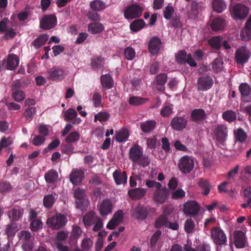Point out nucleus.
I'll list each match as a JSON object with an SVG mask.
<instances>
[{"mask_svg": "<svg viewBox=\"0 0 251 251\" xmlns=\"http://www.w3.org/2000/svg\"><path fill=\"white\" fill-rule=\"evenodd\" d=\"M91 9L95 11H100L105 8V3L101 0H96L90 3Z\"/></svg>", "mask_w": 251, "mask_h": 251, "instance_id": "nucleus-46", "label": "nucleus"}, {"mask_svg": "<svg viewBox=\"0 0 251 251\" xmlns=\"http://www.w3.org/2000/svg\"><path fill=\"white\" fill-rule=\"evenodd\" d=\"M145 22L142 19L135 20L130 25V29L134 32H137L145 26Z\"/></svg>", "mask_w": 251, "mask_h": 251, "instance_id": "nucleus-39", "label": "nucleus"}, {"mask_svg": "<svg viewBox=\"0 0 251 251\" xmlns=\"http://www.w3.org/2000/svg\"><path fill=\"white\" fill-rule=\"evenodd\" d=\"M185 251H210V247L207 244H202L199 246L196 249L190 247L184 248Z\"/></svg>", "mask_w": 251, "mask_h": 251, "instance_id": "nucleus-51", "label": "nucleus"}, {"mask_svg": "<svg viewBox=\"0 0 251 251\" xmlns=\"http://www.w3.org/2000/svg\"><path fill=\"white\" fill-rule=\"evenodd\" d=\"M124 55L126 59L132 60L135 57V52L132 48L127 47L125 50Z\"/></svg>", "mask_w": 251, "mask_h": 251, "instance_id": "nucleus-58", "label": "nucleus"}, {"mask_svg": "<svg viewBox=\"0 0 251 251\" xmlns=\"http://www.w3.org/2000/svg\"><path fill=\"white\" fill-rule=\"evenodd\" d=\"M46 141V138L43 136L38 135H35L33 137L31 143L35 146H40L44 144Z\"/></svg>", "mask_w": 251, "mask_h": 251, "instance_id": "nucleus-53", "label": "nucleus"}, {"mask_svg": "<svg viewBox=\"0 0 251 251\" xmlns=\"http://www.w3.org/2000/svg\"><path fill=\"white\" fill-rule=\"evenodd\" d=\"M58 174L53 170L49 171L45 175V178L48 183H54L58 178Z\"/></svg>", "mask_w": 251, "mask_h": 251, "instance_id": "nucleus-37", "label": "nucleus"}, {"mask_svg": "<svg viewBox=\"0 0 251 251\" xmlns=\"http://www.w3.org/2000/svg\"><path fill=\"white\" fill-rule=\"evenodd\" d=\"M146 185L149 188L155 187V190L153 194V200L157 204L164 203L169 198V190L166 187H162V184L158 182L148 180Z\"/></svg>", "mask_w": 251, "mask_h": 251, "instance_id": "nucleus-1", "label": "nucleus"}, {"mask_svg": "<svg viewBox=\"0 0 251 251\" xmlns=\"http://www.w3.org/2000/svg\"><path fill=\"white\" fill-rule=\"evenodd\" d=\"M211 238L215 244L223 245L227 241L226 237L224 231L219 227H214L211 229Z\"/></svg>", "mask_w": 251, "mask_h": 251, "instance_id": "nucleus-6", "label": "nucleus"}, {"mask_svg": "<svg viewBox=\"0 0 251 251\" xmlns=\"http://www.w3.org/2000/svg\"><path fill=\"white\" fill-rule=\"evenodd\" d=\"M147 190L144 188H137L129 190L128 195L132 200H140L145 196Z\"/></svg>", "mask_w": 251, "mask_h": 251, "instance_id": "nucleus-21", "label": "nucleus"}, {"mask_svg": "<svg viewBox=\"0 0 251 251\" xmlns=\"http://www.w3.org/2000/svg\"><path fill=\"white\" fill-rule=\"evenodd\" d=\"M241 100L245 102H251V87L247 83H242L239 86Z\"/></svg>", "mask_w": 251, "mask_h": 251, "instance_id": "nucleus-14", "label": "nucleus"}, {"mask_svg": "<svg viewBox=\"0 0 251 251\" xmlns=\"http://www.w3.org/2000/svg\"><path fill=\"white\" fill-rule=\"evenodd\" d=\"M148 212L146 207L141 205L137 206L134 210L133 216L139 220H145L148 216Z\"/></svg>", "mask_w": 251, "mask_h": 251, "instance_id": "nucleus-24", "label": "nucleus"}, {"mask_svg": "<svg viewBox=\"0 0 251 251\" xmlns=\"http://www.w3.org/2000/svg\"><path fill=\"white\" fill-rule=\"evenodd\" d=\"M188 121L185 116H175L171 121L170 125L175 130L182 131L187 126Z\"/></svg>", "mask_w": 251, "mask_h": 251, "instance_id": "nucleus-10", "label": "nucleus"}, {"mask_svg": "<svg viewBox=\"0 0 251 251\" xmlns=\"http://www.w3.org/2000/svg\"><path fill=\"white\" fill-rule=\"evenodd\" d=\"M35 113H36L35 107H30L27 108L25 110L23 115L24 117H25L26 118V119L27 120L30 121L33 119V117L34 115L35 114Z\"/></svg>", "mask_w": 251, "mask_h": 251, "instance_id": "nucleus-62", "label": "nucleus"}, {"mask_svg": "<svg viewBox=\"0 0 251 251\" xmlns=\"http://www.w3.org/2000/svg\"><path fill=\"white\" fill-rule=\"evenodd\" d=\"M113 176L116 183L118 185L126 183L127 176L126 172L121 173L120 171L116 170L113 174Z\"/></svg>", "mask_w": 251, "mask_h": 251, "instance_id": "nucleus-29", "label": "nucleus"}, {"mask_svg": "<svg viewBox=\"0 0 251 251\" xmlns=\"http://www.w3.org/2000/svg\"><path fill=\"white\" fill-rule=\"evenodd\" d=\"M149 99L147 98L132 96L129 98L128 103L130 105L133 106H138L145 103Z\"/></svg>", "mask_w": 251, "mask_h": 251, "instance_id": "nucleus-38", "label": "nucleus"}, {"mask_svg": "<svg viewBox=\"0 0 251 251\" xmlns=\"http://www.w3.org/2000/svg\"><path fill=\"white\" fill-rule=\"evenodd\" d=\"M67 222L66 217L60 213L56 214L54 216L49 218L47 224L52 228L58 229L65 226Z\"/></svg>", "mask_w": 251, "mask_h": 251, "instance_id": "nucleus-2", "label": "nucleus"}, {"mask_svg": "<svg viewBox=\"0 0 251 251\" xmlns=\"http://www.w3.org/2000/svg\"><path fill=\"white\" fill-rule=\"evenodd\" d=\"M98 217L95 215L94 212L91 211L86 214L83 218V222L85 226H89L94 224Z\"/></svg>", "mask_w": 251, "mask_h": 251, "instance_id": "nucleus-32", "label": "nucleus"}, {"mask_svg": "<svg viewBox=\"0 0 251 251\" xmlns=\"http://www.w3.org/2000/svg\"><path fill=\"white\" fill-rule=\"evenodd\" d=\"M43 223L39 219H34L31 221L30 229L33 231H37L42 228Z\"/></svg>", "mask_w": 251, "mask_h": 251, "instance_id": "nucleus-56", "label": "nucleus"}, {"mask_svg": "<svg viewBox=\"0 0 251 251\" xmlns=\"http://www.w3.org/2000/svg\"><path fill=\"white\" fill-rule=\"evenodd\" d=\"M161 41L160 39L157 37H153L150 41L149 44V50L152 55H155L158 53L160 50Z\"/></svg>", "mask_w": 251, "mask_h": 251, "instance_id": "nucleus-20", "label": "nucleus"}, {"mask_svg": "<svg viewBox=\"0 0 251 251\" xmlns=\"http://www.w3.org/2000/svg\"><path fill=\"white\" fill-rule=\"evenodd\" d=\"M112 204L111 201L108 200H103L100 207V212L101 216H104L111 212Z\"/></svg>", "mask_w": 251, "mask_h": 251, "instance_id": "nucleus-27", "label": "nucleus"}, {"mask_svg": "<svg viewBox=\"0 0 251 251\" xmlns=\"http://www.w3.org/2000/svg\"><path fill=\"white\" fill-rule=\"evenodd\" d=\"M77 112L73 108H69L64 112L65 119L66 121L71 120L75 125L79 124L81 122L80 118H77Z\"/></svg>", "mask_w": 251, "mask_h": 251, "instance_id": "nucleus-22", "label": "nucleus"}, {"mask_svg": "<svg viewBox=\"0 0 251 251\" xmlns=\"http://www.w3.org/2000/svg\"><path fill=\"white\" fill-rule=\"evenodd\" d=\"M225 25V20L220 17L214 19L211 22L210 26L213 31H219L224 29Z\"/></svg>", "mask_w": 251, "mask_h": 251, "instance_id": "nucleus-31", "label": "nucleus"}, {"mask_svg": "<svg viewBox=\"0 0 251 251\" xmlns=\"http://www.w3.org/2000/svg\"><path fill=\"white\" fill-rule=\"evenodd\" d=\"M176 60L179 64L187 63L190 66H197V63L194 60L191 54H187L185 50H180L178 52L176 55Z\"/></svg>", "mask_w": 251, "mask_h": 251, "instance_id": "nucleus-11", "label": "nucleus"}, {"mask_svg": "<svg viewBox=\"0 0 251 251\" xmlns=\"http://www.w3.org/2000/svg\"><path fill=\"white\" fill-rule=\"evenodd\" d=\"M5 232L8 237L14 236L17 232L16 225L13 223L8 225L7 226Z\"/></svg>", "mask_w": 251, "mask_h": 251, "instance_id": "nucleus-60", "label": "nucleus"}, {"mask_svg": "<svg viewBox=\"0 0 251 251\" xmlns=\"http://www.w3.org/2000/svg\"><path fill=\"white\" fill-rule=\"evenodd\" d=\"M6 62V68L7 70H13L16 69L19 63V59L14 54H10L7 56V59H4L2 61V65Z\"/></svg>", "mask_w": 251, "mask_h": 251, "instance_id": "nucleus-16", "label": "nucleus"}, {"mask_svg": "<svg viewBox=\"0 0 251 251\" xmlns=\"http://www.w3.org/2000/svg\"><path fill=\"white\" fill-rule=\"evenodd\" d=\"M199 185L204 189V195H207L209 193L211 187L209 182L207 180L203 178H201L199 181Z\"/></svg>", "mask_w": 251, "mask_h": 251, "instance_id": "nucleus-57", "label": "nucleus"}, {"mask_svg": "<svg viewBox=\"0 0 251 251\" xmlns=\"http://www.w3.org/2000/svg\"><path fill=\"white\" fill-rule=\"evenodd\" d=\"M49 39V35L46 34H42L36 38L32 43V45L36 49L43 46Z\"/></svg>", "mask_w": 251, "mask_h": 251, "instance_id": "nucleus-33", "label": "nucleus"}, {"mask_svg": "<svg viewBox=\"0 0 251 251\" xmlns=\"http://www.w3.org/2000/svg\"><path fill=\"white\" fill-rule=\"evenodd\" d=\"M173 110L172 105H166L164 106L161 110L160 114L163 117H167L172 114Z\"/></svg>", "mask_w": 251, "mask_h": 251, "instance_id": "nucleus-63", "label": "nucleus"}, {"mask_svg": "<svg viewBox=\"0 0 251 251\" xmlns=\"http://www.w3.org/2000/svg\"><path fill=\"white\" fill-rule=\"evenodd\" d=\"M200 210L199 204L194 201H189L183 205V212L186 215L194 217L197 215Z\"/></svg>", "mask_w": 251, "mask_h": 251, "instance_id": "nucleus-8", "label": "nucleus"}, {"mask_svg": "<svg viewBox=\"0 0 251 251\" xmlns=\"http://www.w3.org/2000/svg\"><path fill=\"white\" fill-rule=\"evenodd\" d=\"M24 210L23 209H17L13 208L8 212V216L12 221H18L22 216Z\"/></svg>", "mask_w": 251, "mask_h": 251, "instance_id": "nucleus-35", "label": "nucleus"}, {"mask_svg": "<svg viewBox=\"0 0 251 251\" xmlns=\"http://www.w3.org/2000/svg\"><path fill=\"white\" fill-rule=\"evenodd\" d=\"M85 197V192L84 189L81 188H77L74 191V197L77 200L76 201V207L78 208L82 209L83 206L81 204L82 200Z\"/></svg>", "mask_w": 251, "mask_h": 251, "instance_id": "nucleus-26", "label": "nucleus"}, {"mask_svg": "<svg viewBox=\"0 0 251 251\" xmlns=\"http://www.w3.org/2000/svg\"><path fill=\"white\" fill-rule=\"evenodd\" d=\"M213 80L209 75H204L198 78L197 88L199 91H207L210 89L213 85Z\"/></svg>", "mask_w": 251, "mask_h": 251, "instance_id": "nucleus-9", "label": "nucleus"}, {"mask_svg": "<svg viewBox=\"0 0 251 251\" xmlns=\"http://www.w3.org/2000/svg\"><path fill=\"white\" fill-rule=\"evenodd\" d=\"M80 135L76 131H74L70 133L66 138V142L71 144L77 141L79 139Z\"/></svg>", "mask_w": 251, "mask_h": 251, "instance_id": "nucleus-54", "label": "nucleus"}, {"mask_svg": "<svg viewBox=\"0 0 251 251\" xmlns=\"http://www.w3.org/2000/svg\"><path fill=\"white\" fill-rule=\"evenodd\" d=\"M93 243L89 238H84L81 242V247L83 251H89L93 246Z\"/></svg>", "mask_w": 251, "mask_h": 251, "instance_id": "nucleus-50", "label": "nucleus"}, {"mask_svg": "<svg viewBox=\"0 0 251 251\" xmlns=\"http://www.w3.org/2000/svg\"><path fill=\"white\" fill-rule=\"evenodd\" d=\"M84 176L83 170L77 169H73L70 175V181L74 185H76L82 181Z\"/></svg>", "mask_w": 251, "mask_h": 251, "instance_id": "nucleus-17", "label": "nucleus"}, {"mask_svg": "<svg viewBox=\"0 0 251 251\" xmlns=\"http://www.w3.org/2000/svg\"><path fill=\"white\" fill-rule=\"evenodd\" d=\"M239 169V165H236L234 168L230 170L227 174V178L228 180L230 181L231 182H232V180H235V177L238 174Z\"/></svg>", "mask_w": 251, "mask_h": 251, "instance_id": "nucleus-59", "label": "nucleus"}, {"mask_svg": "<svg viewBox=\"0 0 251 251\" xmlns=\"http://www.w3.org/2000/svg\"><path fill=\"white\" fill-rule=\"evenodd\" d=\"M214 10L218 13H222L226 8V4L223 0H214L212 3Z\"/></svg>", "mask_w": 251, "mask_h": 251, "instance_id": "nucleus-40", "label": "nucleus"}, {"mask_svg": "<svg viewBox=\"0 0 251 251\" xmlns=\"http://www.w3.org/2000/svg\"><path fill=\"white\" fill-rule=\"evenodd\" d=\"M100 83L105 89H110L113 87L114 80L109 74L103 75L100 76Z\"/></svg>", "mask_w": 251, "mask_h": 251, "instance_id": "nucleus-25", "label": "nucleus"}, {"mask_svg": "<svg viewBox=\"0 0 251 251\" xmlns=\"http://www.w3.org/2000/svg\"><path fill=\"white\" fill-rule=\"evenodd\" d=\"M109 114L105 112H100L95 115V122L99 120L100 122H105L109 118Z\"/></svg>", "mask_w": 251, "mask_h": 251, "instance_id": "nucleus-61", "label": "nucleus"}, {"mask_svg": "<svg viewBox=\"0 0 251 251\" xmlns=\"http://www.w3.org/2000/svg\"><path fill=\"white\" fill-rule=\"evenodd\" d=\"M81 233V229L78 226H73V230L70 236V240L72 241L74 240L76 241L80 237Z\"/></svg>", "mask_w": 251, "mask_h": 251, "instance_id": "nucleus-49", "label": "nucleus"}, {"mask_svg": "<svg viewBox=\"0 0 251 251\" xmlns=\"http://www.w3.org/2000/svg\"><path fill=\"white\" fill-rule=\"evenodd\" d=\"M178 167L181 173L183 174H188L194 168V160L192 157L188 155H185L180 159Z\"/></svg>", "mask_w": 251, "mask_h": 251, "instance_id": "nucleus-4", "label": "nucleus"}, {"mask_svg": "<svg viewBox=\"0 0 251 251\" xmlns=\"http://www.w3.org/2000/svg\"><path fill=\"white\" fill-rule=\"evenodd\" d=\"M251 56V52L244 46L240 47L235 52V58L237 64H244L248 62Z\"/></svg>", "mask_w": 251, "mask_h": 251, "instance_id": "nucleus-7", "label": "nucleus"}, {"mask_svg": "<svg viewBox=\"0 0 251 251\" xmlns=\"http://www.w3.org/2000/svg\"><path fill=\"white\" fill-rule=\"evenodd\" d=\"M65 77L64 71L62 69L52 68L47 74L48 79L53 81H60Z\"/></svg>", "mask_w": 251, "mask_h": 251, "instance_id": "nucleus-15", "label": "nucleus"}, {"mask_svg": "<svg viewBox=\"0 0 251 251\" xmlns=\"http://www.w3.org/2000/svg\"><path fill=\"white\" fill-rule=\"evenodd\" d=\"M142 155L143 151L139 146L135 145L130 148L129 156L132 162L137 163Z\"/></svg>", "mask_w": 251, "mask_h": 251, "instance_id": "nucleus-19", "label": "nucleus"}, {"mask_svg": "<svg viewBox=\"0 0 251 251\" xmlns=\"http://www.w3.org/2000/svg\"><path fill=\"white\" fill-rule=\"evenodd\" d=\"M142 13V9L140 6L132 4L126 8L124 16L126 19H132L139 17Z\"/></svg>", "mask_w": 251, "mask_h": 251, "instance_id": "nucleus-13", "label": "nucleus"}, {"mask_svg": "<svg viewBox=\"0 0 251 251\" xmlns=\"http://www.w3.org/2000/svg\"><path fill=\"white\" fill-rule=\"evenodd\" d=\"M129 136V133L127 129L123 128L117 132L116 140L119 142H124L126 141Z\"/></svg>", "mask_w": 251, "mask_h": 251, "instance_id": "nucleus-41", "label": "nucleus"}, {"mask_svg": "<svg viewBox=\"0 0 251 251\" xmlns=\"http://www.w3.org/2000/svg\"><path fill=\"white\" fill-rule=\"evenodd\" d=\"M206 117L205 111L202 109H195L191 113V120L196 123L203 121Z\"/></svg>", "mask_w": 251, "mask_h": 251, "instance_id": "nucleus-23", "label": "nucleus"}, {"mask_svg": "<svg viewBox=\"0 0 251 251\" xmlns=\"http://www.w3.org/2000/svg\"><path fill=\"white\" fill-rule=\"evenodd\" d=\"M168 224V218L166 215L163 214L160 216L155 221V226L156 228H160L163 226H167Z\"/></svg>", "mask_w": 251, "mask_h": 251, "instance_id": "nucleus-43", "label": "nucleus"}, {"mask_svg": "<svg viewBox=\"0 0 251 251\" xmlns=\"http://www.w3.org/2000/svg\"><path fill=\"white\" fill-rule=\"evenodd\" d=\"M215 139L220 143L225 142L227 136V128L224 125L217 126L214 129Z\"/></svg>", "mask_w": 251, "mask_h": 251, "instance_id": "nucleus-12", "label": "nucleus"}, {"mask_svg": "<svg viewBox=\"0 0 251 251\" xmlns=\"http://www.w3.org/2000/svg\"><path fill=\"white\" fill-rule=\"evenodd\" d=\"M232 17L235 19H244L248 15L249 8L242 4H237L230 9Z\"/></svg>", "mask_w": 251, "mask_h": 251, "instance_id": "nucleus-3", "label": "nucleus"}, {"mask_svg": "<svg viewBox=\"0 0 251 251\" xmlns=\"http://www.w3.org/2000/svg\"><path fill=\"white\" fill-rule=\"evenodd\" d=\"M104 63V59L101 56H94L91 60V65L93 69L98 70L103 67Z\"/></svg>", "mask_w": 251, "mask_h": 251, "instance_id": "nucleus-36", "label": "nucleus"}, {"mask_svg": "<svg viewBox=\"0 0 251 251\" xmlns=\"http://www.w3.org/2000/svg\"><path fill=\"white\" fill-rule=\"evenodd\" d=\"M195 227V225L194 222L191 219L186 220L184 224V229L186 233H192Z\"/></svg>", "mask_w": 251, "mask_h": 251, "instance_id": "nucleus-55", "label": "nucleus"}, {"mask_svg": "<svg viewBox=\"0 0 251 251\" xmlns=\"http://www.w3.org/2000/svg\"><path fill=\"white\" fill-rule=\"evenodd\" d=\"M241 37L244 41H249L251 39V27L245 25V27L241 32Z\"/></svg>", "mask_w": 251, "mask_h": 251, "instance_id": "nucleus-48", "label": "nucleus"}, {"mask_svg": "<svg viewBox=\"0 0 251 251\" xmlns=\"http://www.w3.org/2000/svg\"><path fill=\"white\" fill-rule=\"evenodd\" d=\"M185 196V192L181 189H178L173 192L171 198L173 200H177L184 197Z\"/></svg>", "mask_w": 251, "mask_h": 251, "instance_id": "nucleus-64", "label": "nucleus"}, {"mask_svg": "<svg viewBox=\"0 0 251 251\" xmlns=\"http://www.w3.org/2000/svg\"><path fill=\"white\" fill-rule=\"evenodd\" d=\"M88 31L92 34H96L104 30L103 25L100 23H93L88 25Z\"/></svg>", "mask_w": 251, "mask_h": 251, "instance_id": "nucleus-34", "label": "nucleus"}, {"mask_svg": "<svg viewBox=\"0 0 251 251\" xmlns=\"http://www.w3.org/2000/svg\"><path fill=\"white\" fill-rule=\"evenodd\" d=\"M57 22V18L54 14L45 15L40 21V27L43 30H50L56 25Z\"/></svg>", "mask_w": 251, "mask_h": 251, "instance_id": "nucleus-5", "label": "nucleus"}, {"mask_svg": "<svg viewBox=\"0 0 251 251\" xmlns=\"http://www.w3.org/2000/svg\"><path fill=\"white\" fill-rule=\"evenodd\" d=\"M156 125V122L154 120L147 121L141 123L140 128L143 132L149 133L154 130Z\"/></svg>", "mask_w": 251, "mask_h": 251, "instance_id": "nucleus-30", "label": "nucleus"}, {"mask_svg": "<svg viewBox=\"0 0 251 251\" xmlns=\"http://www.w3.org/2000/svg\"><path fill=\"white\" fill-rule=\"evenodd\" d=\"M223 118L228 122L231 123L236 120V113L232 110H227L223 112L222 114Z\"/></svg>", "mask_w": 251, "mask_h": 251, "instance_id": "nucleus-45", "label": "nucleus"}, {"mask_svg": "<svg viewBox=\"0 0 251 251\" xmlns=\"http://www.w3.org/2000/svg\"><path fill=\"white\" fill-rule=\"evenodd\" d=\"M25 93L22 90L12 92V97L16 101L21 102L23 101L25 99Z\"/></svg>", "mask_w": 251, "mask_h": 251, "instance_id": "nucleus-52", "label": "nucleus"}, {"mask_svg": "<svg viewBox=\"0 0 251 251\" xmlns=\"http://www.w3.org/2000/svg\"><path fill=\"white\" fill-rule=\"evenodd\" d=\"M55 199V197L52 194L46 195L43 199V204L46 208H50L52 207Z\"/></svg>", "mask_w": 251, "mask_h": 251, "instance_id": "nucleus-42", "label": "nucleus"}, {"mask_svg": "<svg viewBox=\"0 0 251 251\" xmlns=\"http://www.w3.org/2000/svg\"><path fill=\"white\" fill-rule=\"evenodd\" d=\"M235 140L240 143H243L247 137V135L242 128H239L234 132Z\"/></svg>", "mask_w": 251, "mask_h": 251, "instance_id": "nucleus-44", "label": "nucleus"}, {"mask_svg": "<svg viewBox=\"0 0 251 251\" xmlns=\"http://www.w3.org/2000/svg\"><path fill=\"white\" fill-rule=\"evenodd\" d=\"M167 75L165 73H160L156 76V81L157 84L156 89L158 91L163 92L165 90V84L167 80Z\"/></svg>", "mask_w": 251, "mask_h": 251, "instance_id": "nucleus-28", "label": "nucleus"}, {"mask_svg": "<svg viewBox=\"0 0 251 251\" xmlns=\"http://www.w3.org/2000/svg\"><path fill=\"white\" fill-rule=\"evenodd\" d=\"M222 40V38L220 36L214 37L208 40V43L212 48L219 49L221 47Z\"/></svg>", "mask_w": 251, "mask_h": 251, "instance_id": "nucleus-47", "label": "nucleus"}, {"mask_svg": "<svg viewBox=\"0 0 251 251\" xmlns=\"http://www.w3.org/2000/svg\"><path fill=\"white\" fill-rule=\"evenodd\" d=\"M234 245L237 248H243L245 247L246 239L244 232L241 230L235 231L233 234Z\"/></svg>", "mask_w": 251, "mask_h": 251, "instance_id": "nucleus-18", "label": "nucleus"}]
</instances>
